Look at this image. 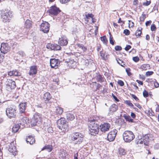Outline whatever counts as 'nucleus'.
<instances>
[{
  "label": "nucleus",
  "instance_id": "18",
  "mask_svg": "<svg viewBox=\"0 0 159 159\" xmlns=\"http://www.w3.org/2000/svg\"><path fill=\"white\" fill-rule=\"evenodd\" d=\"M43 99L45 102H48L52 98V96L48 92L45 93L43 95Z\"/></svg>",
  "mask_w": 159,
  "mask_h": 159
},
{
  "label": "nucleus",
  "instance_id": "31",
  "mask_svg": "<svg viewBox=\"0 0 159 159\" xmlns=\"http://www.w3.org/2000/svg\"><path fill=\"white\" fill-rule=\"evenodd\" d=\"M30 123L32 126H34L39 124L34 117L31 119Z\"/></svg>",
  "mask_w": 159,
  "mask_h": 159
},
{
  "label": "nucleus",
  "instance_id": "56",
  "mask_svg": "<svg viewBox=\"0 0 159 159\" xmlns=\"http://www.w3.org/2000/svg\"><path fill=\"white\" fill-rule=\"evenodd\" d=\"M130 70L129 68H127L126 69V72L127 75L129 76H130L131 75V73L130 72Z\"/></svg>",
  "mask_w": 159,
  "mask_h": 159
},
{
  "label": "nucleus",
  "instance_id": "35",
  "mask_svg": "<svg viewBox=\"0 0 159 159\" xmlns=\"http://www.w3.org/2000/svg\"><path fill=\"white\" fill-rule=\"evenodd\" d=\"M145 112L149 116H153L154 114L152 110L150 109H149L148 110H146Z\"/></svg>",
  "mask_w": 159,
  "mask_h": 159
},
{
  "label": "nucleus",
  "instance_id": "45",
  "mask_svg": "<svg viewBox=\"0 0 159 159\" xmlns=\"http://www.w3.org/2000/svg\"><path fill=\"white\" fill-rule=\"evenodd\" d=\"M46 129V131L47 130L49 133H52L53 132L52 128L51 127H48L47 129Z\"/></svg>",
  "mask_w": 159,
  "mask_h": 159
},
{
  "label": "nucleus",
  "instance_id": "36",
  "mask_svg": "<svg viewBox=\"0 0 159 159\" xmlns=\"http://www.w3.org/2000/svg\"><path fill=\"white\" fill-rule=\"evenodd\" d=\"M149 64H144L142 65L141 66L140 68L143 70H146L149 68Z\"/></svg>",
  "mask_w": 159,
  "mask_h": 159
},
{
  "label": "nucleus",
  "instance_id": "1",
  "mask_svg": "<svg viewBox=\"0 0 159 159\" xmlns=\"http://www.w3.org/2000/svg\"><path fill=\"white\" fill-rule=\"evenodd\" d=\"M89 133L91 135H95L98 134L99 128L97 121L94 120H89Z\"/></svg>",
  "mask_w": 159,
  "mask_h": 159
},
{
  "label": "nucleus",
  "instance_id": "16",
  "mask_svg": "<svg viewBox=\"0 0 159 159\" xmlns=\"http://www.w3.org/2000/svg\"><path fill=\"white\" fill-rule=\"evenodd\" d=\"M50 66L52 68H57L60 63L59 60L56 59H51L50 61Z\"/></svg>",
  "mask_w": 159,
  "mask_h": 159
},
{
  "label": "nucleus",
  "instance_id": "19",
  "mask_svg": "<svg viewBox=\"0 0 159 159\" xmlns=\"http://www.w3.org/2000/svg\"><path fill=\"white\" fill-rule=\"evenodd\" d=\"M8 75L10 76H20L21 74L17 70H13L8 72Z\"/></svg>",
  "mask_w": 159,
  "mask_h": 159
},
{
  "label": "nucleus",
  "instance_id": "59",
  "mask_svg": "<svg viewBox=\"0 0 159 159\" xmlns=\"http://www.w3.org/2000/svg\"><path fill=\"white\" fill-rule=\"evenodd\" d=\"M70 0H60V2L62 3H65L68 2Z\"/></svg>",
  "mask_w": 159,
  "mask_h": 159
},
{
  "label": "nucleus",
  "instance_id": "21",
  "mask_svg": "<svg viewBox=\"0 0 159 159\" xmlns=\"http://www.w3.org/2000/svg\"><path fill=\"white\" fill-rule=\"evenodd\" d=\"M19 111L21 113H23L26 108V103L25 102L21 103L19 105Z\"/></svg>",
  "mask_w": 159,
  "mask_h": 159
},
{
  "label": "nucleus",
  "instance_id": "49",
  "mask_svg": "<svg viewBox=\"0 0 159 159\" xmlns=\"http://www.w3.org/2000/svg\"><path fill=\"white\" fill-rule=\"evenodd\" d=\"M151 30L152 31H155L156 30V28L155 25L152 24L151 25Z\"/></svg>",
  "mask_w": 159,
  "mask_h": 159
},
{
  "label": "nucleus",
  "instance_id": "58",
  "mask_svg": "<svg viewBox=\"0 0 159 159\" xmlns=\"http://www.w3.org/2000/svg\"><path fill=\"white\" fill-rule=\"evenodd\" d=\"M86 16L87 18H93V15L92 14H88L87 15H86Z\"/></svg>",
  "mask_w": 159,
  "mask_h": 159
},
{
  "label": "nucleus",
  "instance_id": "10",
  "mask_svg": "<svg viewBox=\"0 0 159 159\" xmlns=\"http://www.w3.org/2000/svg\"><path fill=\"white\" fill-rule=\"evenodd\" d=\"M83 135L78 133H75L72 137V140L75 141L77 143H80L83 140Z\"/></svg>",
  "mask_w": 159,
  "mask_h": 159
},
{
  "label": "nucleus",
  "instance_id": "53",
  "mask_svg": "<svg viewBox=\"0 0 159 159\" xmlns=\"http://www.w3.org/2000/svg\"><path fill=\"white\" fill-rule=\"evenodd\" d=\"M150 3H151L150 1H147L145 2H144L143 3V5L144 6H148L149 5H150Z\"/></svg>",
  "mask_w": 159,
  "mask_h": 159
},
{
  "label": "nucleus",
  "instance_id": "50",
  "mask_svg": "<svg viewBox=\"0 0 159 159\" xmlns=\"http://www.w3.org/2000/svg\"><path fill=\"white\" fill-rule=\"evenodd\" d=\"M143 95L144 97H147L148 96V93L146 90H145L143 91Z\"/></svg>",
  "mask_w": 159,
  "mask_h": 159
},
{
  "label": "nucleus",
  "instance_id": "63",
  "mask_svg": "<svg viewBox=\"0 0 159 159\" xmlns=\"http://www.w3.org/2000/svg\"><path fill=\"white\" fill-rule=\"evenodd\" d=\"M152 23V21L150 20L147 21L145 23V25L146 26L150 25Z\"/></svg>",
  "mask_w": 159,
  "mask_h": 159
},
{
  "label": "nucleus",
  "instance_id": "14",
  "mask_svg": "<svg viewBox=\"0 0 159 159\" xmlns=\"http://www.w3.org/2000/svg\"><path fill=\"white\" fill-rule=\"evenodd\" d=\"M60 11L59 8L55 6H52L49 11V13L51 15L56 16Z\"/></svg>",
  "mask_w": 159,
  "mask_h": 159
},
{
  "label": "nucleus",
  "instance_id": "9",
  "mask_svg": "<svg viewBox=\"0 0 159 159\" xmlns=\"http://www.w3.org/2000/svg\"><path fill=\"white\" fill-rule=\"evenodd\" d=\"M6 85V87L8 90L14 89L16 87L15 82L12 80L9 79L7 80Z\"/></svg>",
  "mask_w": 159,
  "mask_h": 159
},
{
  "label": "nucleus",
  "instance_id": "17",
  "mask_svg": "<svg viewBox=\"0 0 159 159\" xmlns=\"http://www.w3.org/2000/svg\"><path fill=\"white\" fill-rule=\"evenodd\" d=\"M20 125L21 126V128L22 129L23 126H26L27 125V123H29V120L26 117H23L20 120Z\"/></svg>",
  "mask_w": 159,
  "mask_h": 159
},
{
  "label": "nucleus",
  "instance_id": "25",
  "mask_svg": "<svg viewBox=\"0 0 159 159\" xmlns=\"http://www.w3.org/2000/svg\"><path fill=\"white\" fill-rule=\"evenodd\" d=\"M145 139H143V140H142L140 142V143L142 144H143L144 145L147 146L148 144V142H149V139L148 138V135L145 136Z\"/></svg>",
  "mask_w": 159,
  "mask_h": 159
},
{
  "label": "nucleus",
  "instance_id": "43",
  "mask_svg": "<svg viewBox=\"0 0 159 159\" xmlns=\"http://www.w3.org/2000/svg\"><path fill=\"white\" fill-rule=\"evenodd\" d=\"M124 103L130 107H133L134 106L132 103L129 100H126L125 101Z\"/></svg>",
  "mask_w": 159,
  "mask_h": 159
},
{
  "label": "nucleus",
  "instance_id": "8",
  "mask_svg": "<svg viewBox=\"0 0 159 159\" xmlns=\"http://www.w3.org/2000/svg\"><path fill=\"white\" fill-rule=\"evenodd\" d=\"M117 130L114 129L110 131L107 134V139L109 141H113L116 137Z\"/></svg>",
  "mask_w": 159,
  "mask_h": 159
},
{
  "label": "nucleus",
  "instance_id": "15",
  "mask_svg": "<svg viewBox=\"0 0 159 159\" xmlns=\"http://www.w3.org/2000/svg\"><path fill=\"white\" fill-rule=\"evenodd\" d=\"M47 48H50L52 50H61V46L57 44H48L47 46Z\"/></svg>",
  "mask_w": 159,
  "mask_h": 159
},
{
  "label": "nucleus",
  "instance_id": "28",
  "mask_svg": "<svg viewBox=\"0 0 159 159\" xmlns=\"http://www.w3.org/2000/svg\"><path fill=\"white\" fill-rule=\"evenodd\" d=\"M52 150V146L50 145H47L43 147L42 149V150H46L48 152H50Z\"/></svg>",
  "mask_w": 159,
  "mask_h": 159
},
{
  "label": "nucleus",
  "instance_id": "64",
  "mask_svg": "<svg viewBox=\"0 0 159 159\" xmlns=\"http://www.w3.org/2000/svg\"><path fill=\"white\" fill-rule=\"evenodd\" d=\"M112 96L113 97V98L115 99V100L117 102L119 101V100L117 99V97L114 95V94L113 93H112Z\"/></svg>",
  "mask_w": 159,
  "mask_h": 159
},
{
  "label": "nucleus",
  "instance_id": "44",
  "mask_svg": "<svg viewBox=\"0 0 159 159\" xmlns=\"http://www.w3.org/2000/svg\"><path fill=\"white\" fill-rule=\"evenodd\" d=\"M99 53L102 58L104 60H106L104 52H103L102 51H100L99 52Z\"/></svg>",
  "mask_w": 159,
  "mask_h": 159
},
{
  "label": "nucleus",
  "instance_id": "42",
  "mask_svg": "<svg viewBox=\"0 0 159 159\" xmlns=\"http://www.w3.org/2000/svg\"><path fill=\"white\" fill-rule=\"evenodd\" d=\"M110 34L109 40L110 43L112 45H114V43L113 40V37L110 33H109Z\"/></svg>",
  "mask_w": 159,
  "mask_h": 159
},
{
  "label": "nucleus",
  "instance_id": "30",
  "mask_svg": "<svg viewBox=\"0 0 159 159\" xmlns=\"http://www.w3.org/2000/svg\"><path fill=\"white\" fill-rule=\"evenodd\" d=\"M118 109V106L115 104H112L110 107V111L112 112H115Z\"/></svg>",
  "mask_w": 159,
  "mask_h": 159
},
{
  "label": "nucleus",
  "instance_id": "11",
  "mask_svg": "<svg viewBox=\"0 0 159 159\" xmlns=\"http://www.w3.org/2000/svg\"><path fill=\"white\" fill-rule=\"evenodd\" d=\"M110 127V124L108 122L104 123L100 125L101 131L104 133L108 131Z\"/></svg>",
  "mask_w": 159,
  "mask_h": 159
},
{
  "label": "nucleus",
  "instance_id": "27",
  "mask_svg": "<svg viewBox=\"0 0 159 159\" xmlns=\"http://www.w3.org/2000/svg\"><path fill=\"white\" fill-rule=\"evenodd\" d=\"M32 22L29 20H27L24 24V27L26 29H30L32 25Z\"/></svg>",
  "mask_w": 159,
  "mask_h": 159
},
{
  "label": "nucleus",
  "instance_id": "13",
  "mask_svg": "<svg viewBox=\"0 0 159 159\" xmlns=\"http://www.w3.org/2000/svg\"><path fill=\"white\" fill-rule=\"evenodd\" d=\"M68 43L67 39L65 36H63L61 38H59L58 41L59 44L62 46H66Z\"/></svg>",
  "mask_w": 159,
  "mask_h": 159
},
{
  "label": "nucleus",
  "instance_id": "61",
  "mask_svg": "<svg viewBox=\"0 0 159 159\" xmlns=\"http://www.w3.org/2000/svg\"><path fill=\"white\" fill-rule=\"evenodd\" d=\"M131 96L133 98H134L136 101H138L139 100L138 98L134 94H132Z\"/></svg>",
  "mask_w": 159,
  "mask_h": 159
},
{
  "label": "nucleus",
  "instance_id": "3",
  "mask_svg": "<svg viewBox=\"0 0 159 159\" xmlns=\"http://www.w3.org/2000/svg\"><path fill=\"white\" fill-rule=\"evenodd\" d=\"M123 140L125 142L130 143L135 138V136L132 131L126 130L123 133Z\"/></svg>",
  "mask_w": 159,
  "mask_h": 159
},
{
  "label": "nucleus",
  "instance_id": "4",
  "mask_svg": "<svg viewBox=\"0 0 159 159\" xmlns=\"http://www.w3.org/2000/svg\"><path fill=\"white\" fill-rule=\"evenodd\" d=\"M16 110L15 107H9L6 110V114L7 116L10 118H14L16 116Z\"/></svg>",
  "mask_w": 159,
  "mask_h": 159
},
{
  "label": "nucleus",
  "instance_id": "12",
  "mask_svg": "<svg viewBox=\"0 0 159 159\" xmlns=\"http://www.w3.org/2000/svg\"><path fill=\"white\" fill-rule=\"evenodd\" d=\"M14 142H13L8 145V150L12 154L15 156L17 153L16 147L13 145Z\"/></svg>",
  "mask_w": 159,
  "mask_h": 159
},
{
  "label": "nucleus",
  "instance_id": "22",
  "mask_svg": "<svg viewBox=\"0 0 159 159\" xmlns=\"http://www.w3.org/2000/svg\"><path fill=\"white\" fill-rule=\"evenodd\" d=\"M33 117L39 124L41 122L42 116L40 114L38 113H35Z\"/></svg>",
  "mask_w": 159,
  "mask_h": 159
},
{
  "label": "nucleus",
  "instance_id": "5",
  "mask_svg": "<svg viewBox=\"0 0 159 159\" xmlns=\"http://www.w3.org/2000/svg\"><path fill=\"white\" fill-rule=\"evenodd\" d=\"M11 14V12L10 11H7L2 12L1 16L2 21L3 22L9 21Z\"/></svg>",
  "mask_w": 159,
  "mask_h": 159
},
{
  "label": "nucleus",
  "instance_id": "52",
  "mask_svg": "<svg viewBox=\"0 0 159 159\" xmlns=\"http://www.w3.org/2000/svg\"><path fill=\"white\" fill-rule=\"evenodd\" d=\"M124 33L126 35H128L130 34L129 31L127 29H125L124 31Z\"/></svg>",
  "mask_w": 159,
  "mask_h": 159
},
{
  "label": "nucleus",
  "instance_id": "41",
  "mask_svg": "<svg viewBox=\"0 0 159 159\" xmlns=\"http://www.w3.org/2000/svg\"><path fill=\"white\" fill-rule=\"evenodd\" d=\"M146 18V15L143 13L142 14V16L140 17V20L141 21H143Z\"/></svg>",
  "mask_w": 159,
  "mask_h": 159
},
{
  "label": "nucleus",
  "instance_id": "60",
  "mask_svg": "<svg viewBox=\"0 0 159 159\" xmlns=\"http://www.w3.org/2000/svg\"><path fill=\"white\" fill-rule=\"evenodd\" d=\"M131 48V46L129 45H127L125 48L126 51H128Z\"/></svg>",
  "mask_w": 159,
  "mask_h": 159
},
{
  "label": "nucleus",
  "instance_id": "47",
  "mask_svg": "<svg viewBox=\"0 0 159 159\" xmlns=\"http://www.w3.org/2000/svg\"><path fill=\"white\" fill-rule=\"evenodd\" d=\"M142 30V29H141V30H137L136 32V36H139V37L140 36L141 34L142 33V32L141 31V30Z\"/></svg>",
  "mask_w": 159,
  "mask_h": 159
},
{
  "label": "nucleus",
  "instance_id": "39",
  "mask_svg": "<svg viewBox=\"0 0 159 159\" xmlns=\"http://www.w3.org/2000/svg\"><path fill=\"white\" fill-rule=\"evenodd\" d=\"M101 40L104 44H106L107 43V40L105 36L101 37Z\"/></svg>",
  "mask_w": 159,
  "mask_h": 159
},
{
  "label": "nucleus",
  "instance_id": "54",
  "mask_svg": "<svg viewBox=\"0 0 159 159\" xmlns=\"http://www.w3.org/2000/svg\"><path fill=\"white\" fill-rule=\"evenodd\" d=\"M133 60L135 62H137L139 61V59L138 57H135L133 58Z\"/></svg>",
  "mask_w": 159,
  "mask_h": 159
},
{
  "label": "nucleus",
  "instance_id": "24",
  "mask_svg": "<svg viewBox=\"0 0 159 159\" xmlns=\"http://www.w3.org/2000/svg\"><path fill=\"white\" fill-rule=\"evenodd\" d=\"M95 78L98 82L102 83L104 81V78L99 74H97L95 77Z\"/></svg>",
  "mask_w": 159,
  "mask_h": 159
},
{
  "label": "nucleus",
  "instance_id": "55",
  "mask_svg": "<svg viewBox=\"0 0 159 159\" xmlns=\"http://www.w3.org/2000/svg\"><path fill=\"white\" fill-rule=\"evenodd\" d=\"M115 49L116 51H120L122 49V48L119 46H116L115 47Z\"/></svg>",
  "mask_w": 159,
  "mask_h": 159
},
{
  "label": "nucleus",
  "instance_id": "29",
  "mask_svg": "<svg viewBox=\"0 0 159 159\" xmlns=\"http://www.w3.org/2000/svg\"><path fill=\"white\" fill-rule=\"evenodd\" d=\"M67 63L68 65L72 67H73L76 64V62L72 59L70 60L69 61L67 62Z\"/></svg>",
  "mask_w": 159,
  "mask_h": 159
},
{
  "label": "nucleus",
  "instance_id": "38",
  "mask_svg": "<svg viewBox=\"0 0 159 159\" xmlns=\"http://www.w3.org/2000/svg\"><path fill=\"white\" fill-rule=\"evenodd\" d=\"M124 117L127 121L132 122H133V120L129 116H125Z\"/></svg>",
  "mask_w": 159,
  "mask_h": 159
},
{
  "label": "nucleus",
  "instance_id": "34",
  "mask_svg": "<svg viewBox=\"0 0 159 159\" xmlns=\"http://www.w3.org/2000/svg\"><path fill=\"white\" fill-rule=\"evenodd\" d=\"M66 118L68 120H72L74 119L75 116L72 114L68 113L66 114Z\"/></svg>",
  "mask_w": 159,
  "mask_h": 159
},
{
  "label": "nucleus",
  "instance_id": "23",
  "mask_svg": "<svg viewBox=\"0 0 159 159\" xmlns=\"http://www.w3.org/2000/svg\"><path fill=\"white\" fill-rule=\"evenodd\" d=\"M26 141L27 143H29L30 144H32L35 143L34 138L31 136H29L26 138Z\"/></svg>",
  "mask_w": 159,
  "mask_h": 159
},
{
  "label": "nucleus",
  "instance_id": "26",
  "mask_svg": "<svg viewBox=\"0 0 159 159\" xmlns=\"http://www.w3.org/2000/svg\"><path fill=\"white\" fill-rule=\"evenodd\" d=\"M21 126L19 124L15 125L13 126L12 129V131L13 133L17 132L19 128H21Z\"/></svg>",
  "mask_w": 159,
  "mask_h": 159
},
{
  "label": "nucleus",
  "instance_id": "57",
  "mask_svg": "<svg viewBox=\"0 0 159 159\" xmlns=\"http://www.w3.org/2000/svg\"><path fill=\"white\" fill-rule=\"evenodd\" d=\"M118 84L121 86L124 85V83L123 81L121 80H119L118 81Z\"/></svg>",
  "mask_w": 159,
  "mask_h": 159
},
{
  "label": "nucleus",
  "instance_id": "20",
  "mask_svg": "<svg viewBox=\"0 0 159 159\" xmlns=\"http://www.w3.org/2000/svg\"><path fill=\"white\" fill-rule=\"evenodd\" d=\"M37 72V67L35 66H31L30 67L29 72V74L30 75H33L36 74Z\"/></svg>",
  "mask_w": 159,
  "mask_h": 159
},
{
  "label": "nucleus",
  "instance_id": "7",
  "mask_svg": "<svg viewBox=\"0 0 159 159\" xmlns=\"http://www.w3.org/2000/svg\"><path fill=\"white\" fill-rule=\"evenodd\" d=\"M50 25L47 22L42 23L40 25V30L44 33H48L49 30Z\"/></svg>",
  "mask_w": 159,
  "mask_h": 159
},
{
  "label": "nucleus",
  "instance_id": "2",
  "mask_svg": "<svg viewBox=\"0 0 159 159\" xmlns=\"http://www.w3.org/2000/svg\"><path fill=\"white\" fill-rule=\"evenodd\" d=\"M57 124L59 128L62 131H68V124L65 118L62 117L58 120Z\"/></svg>",
  "mask_w": 159,
  "mask_h": 159
},
{
  "label": "nucleus",
  "instance_id": "48",
  "mask_svg": "<svg viewBox=\"0 0 159 159\" xmlns=\"http://www.w3.org/2000/svg\"><path fill=\"white\" fill-rule=\"evenodd\" d=\"M116 60L117 61L118 63L120 65L122 66H124L125 65V64L124 63L123 61H122L120 59H119L118 60L116 59Z\"/></svg>",
  "mask_w": 159,
  "mask_h": 159
},
{
  "label": "nucleus",
  "instance_id": "32",
  "mask_svg": "<svg viewBox=\"0 0 159 159\" xmlns=\"http://www.w3.org/2000/svg\"><path fill=\"white\" fill-rule=\"evenodd\" d=\"M56 113L57 114H61L63 112V110L61 107H56Z\"/></svg>",
  "mask_w": 159,
  "mask_h": 159
},
{
  "label": "nucleus",
  "instance_id": "62",
  "mask_svg": "<svg viewBox=\"0 0 159 159\" xmlns=\"http://www.w3.org/2000/svg\"><path fill=\"white\" fill-rule=\"evenodd\" d=\"M154 148L155 149H159V143H157L154 146Z\"/></svg>",
  "mask_w": 159,
  "mask_h": 159
},
{
  "label": "nucleus",
  "instance_id": "51",
  "mask_svg": "<svg viewBox=\"0 0 159 159\" xmlns=\"http://www.w3.org/2000/svg\"><path fill=\"white\" fill-rule=\"evenodd\" d=\"M153 73V71H148L146 72V75L147 76H148L152 75Z\"/></svg>",
  "mask_w": 159,
  "mask_h": 159
},
{
  "label": "nucleus",
  "instance_id": "33",
  "mask_svg": "<svg viewBox=\"0 0 159 159\" xmlns=\"http://www.w3.org/2000/svg\"><path fill=\"white\" fill-rule=\"evenodd\" d=\"M67 155V154L65 152H63L60 154L59 157L60 159H66Z\"/></svg>",
  "mask_w": 159,
  "mask_h": 159
},
{
  "label": "nucleus",
  "instance_id": "40",
  "mask_svg": "<svg viewBox=\"0 0 159 159\" xmlns=\"http://www.w3.org/2000/svg\"><path fill=\"white\" fill-rule=\"evenodd\" d=\"M77 46L79 48L82 49L84 52H85V51H86L87 48L83 45L78 44Z\"/></svg>",
  "mask_w": 159,
  "mask_h": 159
},
{
  "label": "nucleus",
  "instance_id": "6",
  "mask_svg": "<svg viewBox=\"0 0 159 159\" xmlns=\"http://www.w3.org/2000/svg\"><path fill=\"white\" fill-rule=\"evenodd\" d=\"M11 47L7 43H2L1 44L0 51L4 54H6L10 50Z\"/></svg>",
  "mask_w": 159,
  "mask_h": 159
},
{
  "label": "nucleus",
  "instance_id": "46",
  "mask_svg": "<svg viewBox=\"0 0 159 159\" xmlns=\"http://www.w3.org/2000/svg\"><path fill=\"white\" fill-rule=\"evenodd\" d=\"M17 53L21 57L25 56V52L22 51H19Z\"/></svg>",
  "mask_w": 159,
  "mask_h": 159
},
{
  "label": "nucleus",
  "instance_id": "37",
  "mask_svg": "<svg viewBox=\"0 0 159 159\" xmlns=\"http://www.w3.org/2000/svg\"><path fill=\"white\" fill-rule=\"evenodd\" d=\"M119 152L120 154L121 155H125L126 153L125 150L122 148H119Z\"/></svg>",
  "mask_w": 159,
  "mask_h": 159
}]
</instances>
